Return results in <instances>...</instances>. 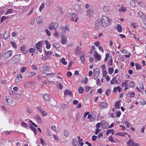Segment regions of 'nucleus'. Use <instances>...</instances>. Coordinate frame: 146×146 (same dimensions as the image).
Listing matches in <instances>:
<instances>
[{"label": "nucleus", "mask_w": 146, "mask_h": 146, "mask_svg": "<svg viewBox=\"0 0 146 146\" xmlns=\"http://www.w3.org/2000/svg\"><path fill=\"white\" fill-rule=\"evenodd\" d=\"M109 140L110 141L112 142H115L114 140L113 139V137L112 136H110L109 138Z\"/></svg>", "instance_id": "obj_58"}, {"label": "nucleus", "mask_w": 146, "mask_h": 146, "mask_svg": "<svg viewBox=\"0 0 146 146\" xmlns=\"http://www.w3.org/2000/svg\"><path fill=\"white\" fill-rule=\"evenodd\" d=\"M101 125V123H98L96 125V127L97 128H99L100 127Z\"/></svg>", "instance_id": "obj_63"}, {"label": "nucleus", "mask_w": 146, "mask_h": 146, "mask_svg": "<svg viewBox=\"0 0 146 146\" xmlns=\"http://www.w3.org/2000/svg\"><path fill=\"white\" fill-rule=\"evenodd\" d=\"M93 72L94 75H97L100 74V70L99 69L97 68H96L94 69Z\"/></svg>", "instance_id": "obj_17"}, {"label": "nucleus", "mask_w": 146, "mask_h": 146, "mask_svg": "<svg viewBox=\"0 0 146 146\" xmlns=\"http://www.w3.org/2000/svg\"><path fill=\"white\" fill-rule=\"evenodd\" d=\"M64 136L67 137L69 135V132L67 130H64Z\"/></svg>", "instance_id": "obj_39"}, {"label": "nucleus", "mask_w": 146, "mask_h": 146, "mask_svg": "<svg viewBox=\"0 0 146 146\" xmlns=\"http://www.w3.org/2000/svg\"><path fill=\"white\" fill-rule=\"evenodd\" d=\"M36 20L40 25L42 23L43 21L42 18L40 17H37L36 19Z\"/></svg>", "instance_id": "obj_16"}, {"label": "nucleus", "mask_w": 146, "mask_h": 146, "mask_svg": "<svg viewBox=\"0 0 146 146\" xmlns=\"http://www.w3.org/2000/svg\"><path fill=\"white\" fill-rule=\"evenodd\" d=\"M128 95H130V97L131 98H133L135 94V92H129L128 94H127Z\"/></svg>", "instance_id": "obj_31"}, {"label": "nucleus", "mask_w": 146, "mask_h": 146, "mask_svg": "<svg viewBox=\"0 0 146 146\" xmlns=\"http://www.w3.org/2000/svg\"><path fill=\"white\" fill-rule=\"evenodd\" d=\"M20 54H18L13 56L12 59L13 62L15 63L19 62L20 60Z\"/></svg>", "instance_id": "obj_3"}, {"label": "nucleus", "mask_w": 146, "mask_h": 146, "mask_svg": "<svg viewBox=\"0 0 146 146\" xmlns=\"http://www.w3.org/2000/svg\"><path fill=\"white\" fill-rule=\"evenodd\" d=\"M13 11V9H8L7 11L6 12L5 14L7 15L9 13H11Z\"/></svg>", "instance_id": "obj_46"}, {"label": "nucleus", "mask_w": 146, "mask_h": 146, "mask_svg": "<svg viewBox=\"0 0 146 146\" xmlns=\"http://www.w3.org/2000/svg\"><path fill=\"white\" fill-rule=\"evenodd\" d=\"M135 65L137 69L140 70L141 69V65L139 64L138 63L135 64Z\"/></svg>", "instance_id": "obj_43"}, {"label": "nucleus", "mask_w": 146, "mask_h": 146, "mask_svg": "<svg viewBox=\"0 0 146 146\" xmlns=\"http://www.w3.org/2000/svg\"><path fill=\"white\" fill-rule=\"evenodd\" d=\"M53 54V52L52 51H48V52H45V55L46 59L50 58V56Z\"/></svg>", "instance_id": "obj_13"}, {"label": "nucleus", "mask_w": 146, "mask_h": 146, "mask_svg": "<svg viewBox=\"0 0 146 146\" xmlns=\"http://www.w3.org/2000/svg\"><path fill=\"white\" fill-rule=\"evenodd\" d=\"M42 44L41 41L38 42L36 45V48L40 52H41V48L42 47Z\"/></svg>", "instance_id": "obj_8"}, {"label": "nucleus", "mask_w": 146, "mask_h": 146, "mask_svg": "<svg viewBox=\"0 0 146 146\" xmlns=\"http://www.w3.org/2000/svg\"><path fill=\"white\" fill-rule=\"evenodd\" d=\"M61 61L62 64L64 65H66L67 64V62L65 60L64 58H62Z\"/></svg>", "instance_id": "obj_40"}, {"label": "nucleus", "mask_w": 146, "mask_h": 146, "mask_svg": "<svg viewBox=\"0 0 146 146\" xmlns=\"http://www.w3.org/2000/svg\"><path fill=\"white\" fill-rule=\"evenodd\" d=\"M31 82H26L24 85V86L25 88H28L30 87L31 86Z\"/></svg>", "instance_id": "obj_18"}, {"label": "nucleus", "mask_w": 146, "mask_h": 146, "mask_svg": "<svg viewBox=\"0 0 146 146\" xmlns=\"http://www.w3.org/2000/svg\"><path fill=\"white\" fill-rule=\"evenodd\" d=\"M80 58L83 64L85 60L84 55V54H82L80 56Z\"/></svg>", "instance_id": "obj_34"}, {"label": "nucleus", "mask_w": 146, "mask_h": 146, "mask_svg": "<svg viewBox=\"0 0 146 146\" xmlns=\"http://www.w3.org/2000/svg\"><path fill=\"white\" fill-rule=\"evenodd\" d=\"M135 85V84L133 82H130L129 84V86L130 87H133Z\"/></svg>", "instance_id": "obj_41"}, {"label": "nucleus", "mask_w": 146, "mask_h": 146, "mask_svg": "<svg viewBox=\"0 0 146 146\" xmlns=\"http://www.w3.org/2000/svg\"><path fill=\"white\" fill-rule=\"evenodd\" d=\"M72 144L73 146H79L78 141L75 139H73Z\"/></svg>", "instance_id": "obj_15"}, {"label": "nucleus", "mask_w": 146, "mask_h": 146, "mask_svg": "<svg viewBox=\"0 0 146 146\" xmlns=\"http://www.w3.org/2000/svg\"><path fill=\"white\" fill-rule=\"evenodd\" d=\"M45 31L47 35L48 36H50L51 35L50 32L47 29H46L44 30Z\"/></svg>", "instance_id": "obj_49"}, {"label": "nucleus", "mask_w": 146, "mask_h": 146, "mask_svg": "<svg viewBox=\"0 0 146 146\" xmlns=\"http://www.w3.org/2000/svg\"><path fill=\"white\" fill-rule=\"evenodd\" d=\"M54 47L56 48H58L60 47V45L58 42H55L53 44Z\"/></svg>", "instance_id": "obj_28"}, {"label": "nucleus", "mask_w": 146, "mask_h": 146, "mask_svg": "<svg viewBox=\"0 0 146 146\" xmlns=\"http://www.w3.org/2000/svg\"><path fill=\"white\" fill-rule=\"evenodd\" d=\"M22 78V76L21 74H17L15 80V82L19 83L21 80Z\"/></svg>", "instance_id": "obj_9"}, {"label": "nucleus", "mask_w": 146, "mask_h": 146, "mask_svg": "<svg viewBox=\"0 0 146 146\" xmlns=\"http://www.w3.org/2000/svg\"><path fill=\"white\" fill-rule=\"evenodd\" d=\"M134 2L133 0H132L130 1L129 3L130 5L133 7H135L136 5V4Z\"/></svg>", "instance_id": "obj_27"}, {"label": "nucleus", "mask_w": 146, "mask_h": 146, "mask_svg": "<svg viewBox=\"0 0 146 146\" xmlns=\"http://www.w3.org/2000/svg\"><path fill=\"white\" fill-rule=\"evenodd\" d=\"M40 112L43 116H46L47 114V113L43 110Z\"/></svg>", "instance_id": "obj_47"}, {"label": "nucleus", "mask_w": 146, "mask_h": 146, "mask_svg": "<svg viewBox=\"0 0 146 146\" xmlns=\"http://www.w3.org/2000/svg\"><path fill=\"white\" fill-rule=\"evenodd\" d=\"M101 125L103 129L108 128V122L105 121H102L101 122Z\"/></svg>", "instance_id": "obj_7"}, {"label": "nucleus", "mask_w": 146, "mask_h": 146, "mask_svg": "<svg viewBox=\"0 0 146 146\" xmlns=\"http://www.w3.org/2000/svg\"><path fill=\"white\" fill-rule=\"evenodd\" d=\"M116 79V77H113L112 79L111 80L110 83L111 84H113L114 83V82L115 81V79Z\"/></svg>", "instance_id": "obj_54"}, {"label": "nucleus", "mask_w": 146, "mask_h": 146, "mask_svg": "<svg viewBox=\"0 0 146 146\" xmlns=\"http://www.w3.org/2000/svg\"><path fill=\"white\" fill-rule=\"evenodd\" d=\"M120 102L119 101H117L115 103V109H119V107L120 106Z\"/></svg>", "instance_id": "obj_20"}, {"label": "nucleus", "mask_w": 146, "mask_h": 146, "mask_svg": "<svg viewBox=\"0 0 146 146\" xmlns=\"http://www.w3.org/2000/svg\"><path fill=\"white\" fill-rule=\"evenodd\" d=\"M114 71L113 69L112 68H108V72L110 74H112Z\"/></svg>", "instance_id": "obj_48"}, {"label": "nucleus", "mask_w": 146, "mask_h": 146, "mask_svg": "<svg viewBox=\"0 0 146 146\" xmlns=\"http://www.w3.org/2000/svg\"><path fill=\"white\" fill-rule=\"evenodd\" d=\"M36 73L34 72H29L28 73V76L29 78L31 77L32 76L36 74Z\"/></svg>", "instance_id": "obj_21"}, {"label": "nucleus", "mask_w": 146, "mask_h": 146, "mask_svg": "<svg viewBox=\"0 0 146 146\" xmlns=\"http://www.w3.org/2000/svg\"><path fill=\"white\" fill-rule=\"evenodd\" d=\"M21 125L24 128H25L27 129L28 128V127L27 124L24 122H23L21 124Z\"/></svg>", "instance_id": "obj_45"}, {"label": "nucleus", "mask_w": 146, "mask_h": 146, "mask_svg": "<svg viewBox=\"0 0 146 146\" xmlns=\"http://www.w3.org/2000/svg\"><path fill=\"white\" fill-rule=\"evenodd\" d=\"M134 2L137 3L139 5L141 6L143 4V2L141 0H133Z\"/></svg>", "instance_id": "obj_25"}, {"label": "nucleus", "mask_w": 146, "mask_h": 146, "mask_svg": "<svg viewBox=\"0 0 146 146\" xmlns=\"http://www.w3.org/2000/svg\"><path fill=\"white\" fill-rule=\"evenodd\" d=\"M31 126H30V127L31 129L34 132L35 134V135H36V129L33 126L31 125Z\"/></svg>", "instance_id": "obj_33"}, {"label": "nucleus", "mask_w": 146, "mask_h": 146, "mask_svg": "<svg viewBox=\"0 0 146 146\" xmlns=\"http://www.w3.org/2000/svg\"><path fill=\"white\" fill-rule=\"evenodd\" d=\"M134 141L131 139H130L127 143V146H133L134 144Z\"/></svg>", "instance_id": "obj_14"}, {"label": "nucleus", "mask_w": 146, "mask_h": 146, "mask_svg": "<svg viewBox=\"0 0 146 146\" xmlns=\"http://www.w3.org/2000/svg\"><path fill=\"white\" fill-rule=\"evenodd\" d=\"M61 41L63 44H65L67 42V38L65 35H62Z\"/></svg>", "instance_id": "obj_12"}, {"label": "nucleus", "mask_w": 146, "mask_h": 146, "mask_svg": "<svg viewBox=\"0 0 146 146\" xmlns=\"http://www.w3.org/2000/svg\"><path fill=\"white\" fill-rule=\"evenodd\" d=\"M7 19H8V17H6L5 16H2L1 19V23H2L3 22V21L4 20H5V19L7 18Z\"/></svg>", "instance_id": "obj_53"}, {"label": "nucleus", "mask_w": 146, "mask_h": 146, "mask_svg": "<svg viewBox=\"0 0 146 146\" xmlns=\"http://www.w3.org/2000/svg\"><path fill=\"white\" fill-rule=\"evenodd\" d=\"M117 29L119 32H121L122 31V27L121 25H119L117 26Z\"/></svg>", "instance_id": "obj_35"}, {"label": "nucleus", "mask_w": 146, "mask_h": 146, "mask_svg": "<svg viewBox=\"0 0 146 146\" xmlns=\"http://www.w3.org/2000/svg\"><path fill=\"white\" fill-rule=\"evenodd\" d=\"M126 11V8H123L121 7L119 9V11L120 13L124 12Z\"/></svg>", "instance_id": "obj_37"}, {"label": "nucleus", "mask_w": 146, "mask_h": 146, "mask_svg": "<svg viewBox=\"0 0 146 146\" xmlns=\"http://www.w3.org/2000/svg\"><path fill=\"white\" fill-rule=\"evenodd\" d=\"M131 25L134 29H135L137 26V23H131Z\"/></svg>", "instance_id": "obj_52"}, {"label": "nucleus", "mask_w": 146, "mask_h": 146, "mask_svg": "<svg viewBox=\"0 0 146 146\" xmlns=\"http://www.w3.org/2000/svg\"><path fill=\"white\" fill-rule=\"evenodd\" d=\"M10 43L13 48H17V44L15 42L11 41Z\"/></svg>", "instance_id": "obj_38"}, {"label": "nucleus", "mask_w": 146, "mask_h": 146, "mask_svg": "<svg viewBox=\"0 0 146 146\" xmlns=\"http://www.w3.org/2000/svg\"><path fill=\"white\" fill-rule=\"evenodd\" d=\"M26 46H23L20 47V49L22 52L24 54H26L28 52V50L26 49Z\"/></svg>", "instance_id": "obj_10"}, {"label": "nucleus", "mask_w": 146, "mask_h": 146, "mask_svg": "<svg viewBox=\"0 0 146 146\" xmlns=\"http://www.w3.org/2000/svg\"><path fill=\"white\" fill-rule=\"evenodd\" d=\"M13 51L12 50L9 51L3 54V56L6 59L9 58L12 55Z\"/></svg>", "instance_id": "obj_5"}, {"label": "nucleus", "mask_w": 146, "mask_h": 146, "mask_svg": "<svg viewBox=\"0 0 146 146\" xmlns=\"http://www.w3.org/2000/svg\"><path fill=\"white\" fill-rule=\"evenodd\" d=\"M58 26V23L55 22H53L50 23L48 27V28L50 30L57 28Z\"/></svg>", "instance_id": "obj_4"}, {"label": "nucleus", "mask_w": 146, "mask_h": 146, "mask_svg": "<svg viewBox=\"0 0 146 146\" xmlns=\"http://www.w3.org/2000/svg\"><path fill=\"white\" fill-rule=\"evenodd\" d=\"M45 44L47 46H46V48L47 49H49L50 47V45L48 42V41L47 40H46L45 42Z\"/></svg>", "instance_id": "obj_29"}, {"label": "nucleus", "mask_w": 146, "mask_h": 146, "mask_svg": "<svg viewBox=\"0 0 146 146\" xmlns=\"http://www.w3.org/2000/svg\"><path fill=\"white\" fill-rule=\"evenodd\" d=\"M108 104L106 102H101L99 105V106L100 108L104 109L107 107L108 106Z\"/></svg>", "instance_id": "obj_6"}, {"label": "nucleus", "mask_w": 146, "mask_h": 146, "mask_svg": "<svg viewBox=\"0 0 146 146\" xmlns=\"http://www.w3.org/2000/svg\"><path fill=\"white\" fill-rule=\"evenodd\" d=\"M67 74L68 77L70 78L72 76V73L68 71L67 72Z\"/></svg>", "instance_id": "obj_64"}, {"label": "nucleus", "mask_w": 146, "mask_h": 146, "mask_svg": "<svg viewBox=\"0 0 146 146\" xmlns=\"http://www.w3.org/2000/svg\"><path fill=\"white\" fill-rule=\"evenodd\" d=\"M64 95L65 96H67L68 95L72 96V93L70 91L66 90L64 92Z\"/></svg>", "instance_id": "obj_11"}, {"label": "nucleus", "mask_w": 146, "mask_h": 146, "mask_svg": "<svg viewBox=\"0 0 146 146\" xmlns=\"http://www.w3.org/2000/svg\"><path fill=\"white\" fill-rule=\"evenodd\" d=\"M61 108L63 109H64L66 107V105L62 104L61 105Z\"/></svg>", "instance_id": "obj_55"}, {"label": "nucleus", "mask_w": 146, "mask_h": 146, "mask_svg": "<svg viewBox=\"0 0 146 146\" xmlns=\"http://www.w3.org/2000/svg\"><path fill=\"white\" fill-rule=\"evenodd\" d=\"M124 134H127V133L123 132H117L115 134V135L121 136L123 137H125Z\"/></svg>", "instance_id": "obj_23"}, {"label": "nucleus", "mask_w": 146, "mask_h": 146, "mask_svg": "<svg viewBox=\"0 0 146 146\" xmlns=\"http://www.w3.org/2000/svg\"><path fill=\"white\" fill-rule=\"evenodd\" d=\"M76 52L77 54H80L81 53V48L78 47L76 50Z\"/></svg>", "instance_id": "obj_32"}, {"label": "nucleus", "mask_w": 146, "mask_h": 146, "mask_svg": "<svg viewBox=\"0 0 146 146\" xmlns=\"http://www.w3.org/2000/svg\"><path fill=\"white\" fill-rule=\"evenodd\" d=\"M97 138V136L95 135L92 137V140L93 141H95Z\"/></svg>", "instance_id": "obj_61"}, {"label": "nucleus", "mask_w": 146, "mask_h": 146, "mask_svg": "<svg viewBox=\"0 0 146 146\" xmlns=\"http://www.w3.org/2000/svg\"><path fill=\"white\" fill-rule=\"evenodd\" d=\"M94 56L95 58L99 60H100L101 59L100 56L98 53L94 54Z\"/></svg>", "instance_id": "obj_24"}, {"label": "nucleus", "mask_w": 146, "mask_h": 146, "mask_svg": "<svg viewBox=\"0 0 146 146\" xmlns=\"http://www.w3.org/2000/svg\"><path fill=\"white\" fill-rule=\"evenodd\" d=\"M35 51V49L32 48H30L29 49V51L31 53H33Z\"/></svg>", "instance_id": "obj_59"}, {"label": "nucleus", "mask_w": 146, "mask_h": 146, "mask_svg": "<svg viewBox=\"0 0 146 146\" xmlns=\"http://www.w3.org/2000/svg\"><path fill=\"white\" fill-rule=\"evenodd\" d=\"M111 20L105 15H103L101 18L97 19L95 23V27L97 29L102 27L106 28L111 24Z\"/></svg>", "instance_id": "obj_1"}, {"label": "nucleus", "mask_w": 146, "mask_h": 146, "mask_svg": "<svg viewBox=\"0 0 146 146\" xmlns=\"http://www.w3.org/2000/svg\"><path fill=\"white\" fill-rule=\"evenodd\" d=\"M45 5V3L43 2L40 6L39 8V11H41L42 9L44 7Z\"/></svg>", "instance_id": "obj_36"}, {"label": "nucleus", "mask_w": 146, "mask_h": 146, "mask_svg": "<svg viewBox=\"0 0 146 146\" xmlns=\"http://www.w3.org/2000/svg\"><path fill=\"white\" fill-rule=\"evenodd\" d=\"M43 97L45 100L46 101H48L50 99V96L48 94H46L44 95H43Z\"/></svg>", "instance_id": "obj_19"}, {"label": "nucleus", "mask_w": 146, "mask_h": 146, "mask_svg": "<svg viewBox=\"0 0 146 146\" xmlns=\"http://www.w3.org/2000/svg\"><path fill=\"white\" fill-rule=\"evenodd\" d=\"M53 3V1L52 0H49L48 1H47L46 5L47 7H49L51 5H52Z\"/></svg>", "instance_id": "obj_26"}, {"label": "nucleus", "mask_w": 146, "mask_h": 146, "mask_svg": "<svg viewBox=\"0 0 146 146\" xmlns=\"http://www.w3.org/2000/svg\"><path fill=\"white\" fill-rule=\"evenodd\" d=\"M40 142H41V143L42 145L44 146L45 145H46L45 143L44 142L43 139H42L41 138H40Z\"/></svg>", "instance_id": "obj_57"}, {"label": "nucleus", "mask_w": 146, "mask_h": 146, "mask_svg": "<svg viewBox=\"0 0 146 146\" xmlns=\"http://www.w3.org/2000/svg\"><path fill=\"white\" fill-rule=\"evenodd\" d=\"M143 20L144 23L146 25L145 23H146V16L144 15H143L142 16V17L141 18Z\"/></svg>", "instance_id": "obj_50"}, {"label": "nucleus", "mask_w": 146, "mask_h": 146, "mask_svg": "<svg viewBox=\"0 0 146 146\" xmlns=\"http://www.w3.org/2000/svg\"><path fill=\"white\" fill-rule=\"evenodd\" d=\"M111 92V90L110 89H107L105 92L106 94L107 95V96H108L109 94Z\"/></svg>", "instance_id": "obj_56"}, {"label": "nucleus", "mask_w": 146, "mask_h": 146, "mask_svg": "<svg viewBox=\"0 0 146 146\" xmlns=\"http://www.w3.org/2000/svg\"><path fill=\"white\" fill-rule=\"evenodd\" d=\"M69 18L72 21H74L75 22L77 21L78 19L77 14L75 13H73L72 12H70L68 15Z\"/></svg>", "instance_id": "obj_2"}, {"label": "nucleus", "mask_w": 146, "mask_h": 146, "mask_svg": "<svg viewBox=\"0 0 146 146\" xmlns=\"http://www.w3.org/2000/svg\"><path fill=\"white\" fill-rule=\"evenodd\" d=\"M90 87L86 86L85 88V90L86 92H87L90 90Z\"/></svg>", "instance_id": "obj_62"}, {"label": "nucleus", "mask_w": 146, "mask_h": 146, "mask_svg": "<svg viewBox=\"0 0 146 146\" xmlns=\"http://www.w3.org/2000/svg\"><path fill=\"white\" fill-rule=\"evenodd\" d=\"M96 84L98 86H100L101 83L100 81V79L98 78L96 81Z\"/></svg>", "instance_id": "obj_60"}, {"label": "nucleus", "mask_w": 146, "mask_h": 146, "mask_svg": "<svg viewBox=\"0 0 146 146\" xmlns=\"http://www.w3.org/2000/svg\"><path fill=\"white\" fill-rule=\"evenodd\" d=\"M128 82V80H125L124 82L122 83V86L123 87L124 85H127V83Z\"/></svg>", "instance_id": "obj_51"}, {"label": "nucleus", "mask_w": 146, "mask_h": 146, "mask_svg": "<svg viewBox=\"0 0 146 146\" xmlns=\"http://www.w3.org/2000/svg\"><path fill=\"white\" fill-rule=\"evenodd\" d=\"M92 10L91 8H89L88 9L87 14V15H88V16H89L90 15H91L92 14Z\"/></svg>", "instance_id": "obj_30"}, {"label": "nucleus", "mask_w": 146, "mask_h": 146, "mask_svg": "<svg viewBox=\"0 0 146 146\" xmlns=\"http://www.w3.org/2000/svg\"><path fill=\"white\" fill-rule=\"evenodd\" d=\"M78 91L80 93L82 94L83 93L84 91V88L82 87H80L78 89Z\"/></svg>", "instance_id": "obj_42"}, {"label": "nucleus", "mask_w": 146, "mask_h": 146, "mask_svg": "<svg viewBox=\"0 0 146 146\" xmlns=\"http://www.w3.org/2000/svg\"><path fill=\"white\" fill-rule=\"evenodd\" d=\"M27 69V68L25 66H23L21 69L20 72L23 73L24 72L25 70Z\"/></svg>", "instance_id": "obj_44"}, {"label": "nucleus", "mask_w": 146, "mask_h": 146, "mask_svg": "<svg viewBox=\"0 0 146 146\" xmlns=\"http://www.w3.org/2000/svg\"><path fill=\"white\" fill-rule=\"evenodd\" d=\"M36 117L38 123H41L42 121L39 116L38 115H37L36 116Z\"/></svg>", "instance_id": "obj_22"}]
</instances>
